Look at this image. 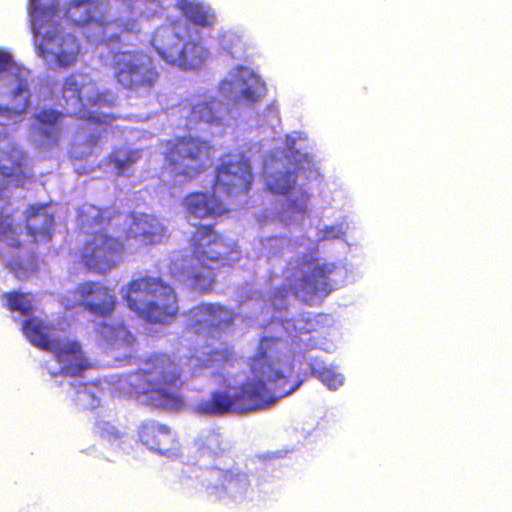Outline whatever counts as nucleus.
Listing matches in <instances>:
<instances>
[{
  "instance_id": "1",
  "label": "nucleus",
  "mask_w": 512,
  "mask_h": 512,
  "mask_svg": "<svg viewBox=\"0 0 512 512\" xmlns=\"http://www.w3.org/2000/svg\"><path fill=\"white\" fill-rule=\"evenodd\" d=\"M284 348L281 337H261L249 362L252 378L244 381L233 395L220 390L211 392L199 402L198 411L209 416L259 411L296 391L302 381L291 382L279 368Z\"/></svg>"
},
{
  "instance_id": "2",
  "label": "nucleus",
  "mask_w": 512,
  "mask_h": 512,
  "mask_svg": "<svg viewBox=\"0 0 512 512\" xmlns=\"http://www.w3.org/2000/svg\"><path fill=\"white\" fill-rule=\"evenodd\" d=\"M114 222L123 225V241L132 251L160 245L167 237L164 224L151 214L131 212L123 216L114 207H97L89 203L78 208L77 223L85 232L103 230Z\"/></svg>"
},
{
  "instance_id": "3",
  "label": "nucleus",
  "mask_w": 512,
  "mask_h": 512,
  "mask_svg": "<svg viewBox=\"0 0 512 512\" xmlns=\"http://www.w3.org/2000/svg\"><path fill=\"white\" fill-rule=\"evenodd\" d=\"M59 12L54 0H29L28 14L37 54L49 66L67 70L81 54L79 40L54 22Z\"/></svg>"
},
{
  "instance_id": "4",
  "label": "nucleus",
  "mask_w": 512,
  "mask_h": 512,
  "mask_svg": "<svg viewBox=\"0 0 512 512\" xmlns=\"http://www.w3.org/2000/svg\"><path fill=\"white\" fill-rule=\"evenodd\" d=\"M188 243L194 263L185 268V277L196 289L208 291L215 280L214 271L237 259V244L220 234L213 224H197Z\"/></svg>"
},
{
  "instance_id": "5",
  "label": "nucleus",
  "mask_w": 512,
  "mask_h": 512,
  "mask_svg": "<svg viewBox=\"0 0 512 512\" xmlns=\"http://www.w3.org/2000/svg\"><path fill=\"white\" fill-rule=\"evenodd\" d=\"M252 178L250 163L243 157L221 160L215 169L213 192L189 193L184 197L183 205L195 218H217L227 214L229 209L216 193L227 198L244 195L251 188Z\"/></svg>"
},
{
  "instance_id": "6",
  "label": "nucleus",
  "mask_w": 512,
  "mask_h": 512,
  "mask_svg": "<svg viewBox=\"0 0 512 512\" xmlns=\"http://www.w3.org/2000/svg\"><path fill=\"white\" fill-rule=\"evenodd\" d=\"M162 173L172 180L190 182L204 174L212 165L215 148L205 138L192 135H175L159 143Z\"/></svg>"
},
{
  "instance_id": "7",
  "label": "nucleus",
  "mask_w": 512,
  "mask_h": 512,
  "mask_svg": "<svg viewBox=\"0 0 512 512\" xmlns=\"http://www.w3.org/2000/svg\"><path fill=\"white\" fill-rule=\"evenodd\" d=\"M127 306L150 324L168 325L178 316V297L174 288L159 277L141 276L127 284Z\"/></svg>"
},
{
  "instance_id": "8",
  "label": "nucleus",
  "mask_w": 512,
  "mask_h": 512,
  "mask_svg": "<svg viewBox=\"0 0 512 512\" xmlns=\"http://www.w3.org/2000/svg\"><path fill=\"white\" fill-rule=\"evenodd\" d=\"M184 384L183 369L174 357L154 354L145 361V367L136 373L131 384L137 394L150 395L164 407L179 408L183 398L179 390Z\"/></svg>"
},
{
  "instance_id": "9",
  "label": "nucleus",
  "mask_w": 512,
  "mask_h": 512,
  "mask_svg": "<svg viewBox=\"0 0 512 512\" xmlns=\"http://www.w3.org/2000/svg\"><path fill=\"white\" fill-rule=\"evenodd\" d=\"M110 69L115 82L133 92H150L160 77L153 58L140 50L114 53Z\"/></svg>"
},
{
  "instance_id": "10",
  "label": "nucleus",
  "mask_w": 512,
  "mask_h": 512,
  "mask_svg": "<svg viewBox=\"0 0 512 512\" xmlns=\"http://www.w3.org/2000/svg\"><path fill=\"white\" fill-rule=\"evenodd\" d=\"M182 31H186V28L174 23L169 28L159 29L151 43L167 63L184 70L200 68L207 59L208 52L200 41L182 43Z\"/></svg>"
},
{
  "instance_id": "11",
  "label": "nucleus",
  "mask_w": 512,
  "mask_h": 512,
  "mask_svg": "<svg viewBox=\"0 0 512 512\" xmlns=\"http://www.w3.org/2000/svg\"><path fill=\"white\" fill-rule=\"evenodd\" d=\"M79 78H84L83 74L71 73L63 80L61 88V98L66 107L78 108L74 112V116L78 119L86 120L97 124H110L116 116L112 113H99L88 111L85 105L90 107H112L114 98L109 91H96L93 95L86 97L84 104L82 98V90L87 86Z\"/></svg>"
},
{
  "instance_id": "12",
  "label": "nucleus",
  "mask_w": 512,
  "mask_h": 512,
  "mask_svg": "<svg viewBox=\"0 0 512 512\" xmlns=\"http://www.w3.org/2000/svg\"><path fill=\"white\" fill-rule=\"evenodd\" d=\"M126 249L123 239L96 231L83 243L79 261L90 272L106 274L121 263Z\"/></svg>"
},
{
  "instance_id": "13",
  "label": "nucleus",
  "mask_w": 512,
  "mask_h": 512,
  "mask_svg": "<svg viewBox=\"0 0 512 512\" xmlns=\"http://www.w3.org/2000/svg\"><path fill=\"white\" fill-rule=\"evenodd\" d=\"M4 74L3 87L7 90V105H0V116L15 117L25 113L30 106L31 91L23 71L11 54L0 51V75Z\"/></svg>"
},
{
  "instance_id": "14",
  "label": "nucleus",
  "mask_w": 512,
  "mask_h": 512,
  "mask_svg": "<svg viewBox=\"0 0 512 512\" xmlns=\"http://www.w3.org/2000/svg\"><path fill=\"white\" fill-rule=\"evenodd\" d=\"M73 295L78 305L93 315L109 317L115 311L117 298L112 288L100 281L86 280L80 282Z\"/></svg>"
},
{
  "instance_id": "15",
  "label": "nucleus",
  "mask_w": 512,
  "mask_h": 512,
  "mask_svg": "<svg viewBox=\"0 0 512 512\" xmlns=\"http://www.w3.org/2000/svg\"><path fill=\"white\" fill-rule=\"evenodd\" d=\"M52 352L55 360L60 364L58 372L51 373L52 376L58 374L67 376H80L90 367L88 360L84 357L81 346L76 341L56 339L46 350Z\"/></svg>"
},
{
  "instance_id": "16",
  "label": "nucleus",
  "mask_w": 512,
  "mask_h": 512,
  "mask_svg": "<svg viewBox=\"0 0 512 512\" xmlns=\"http://www.w3.org/2000/svg\"><path fill=\"white\" fill-rule=\"evenodd\" d=\"M137 434L141 444L155 453L168 455L178 449L176 434L168 426L157 421L142 422Z\"/></svg>"
},
{
  "instance_id": "17",
  "label": "nucleus",
  "mask_w": 512,
  "mask_h": 512,
  "mask_svg": "<svg viewBox=\"0 0 512 512\" xmlns=\"http://www.w3.org/2000/svg\"><path fill=\"white\" fill-rule=\"evenodd\" d=\"M189 313L194 320L193 326L204 327L208 332L224 330L234 320L233 313L219 304L202 303L191 308Z\"/></svg>"
},
{
  "instance_id": "18",
  "label": "nucleus",
  "mask_w": 512,
  "mask_h": 512,
  "mask_svg": "<svg viewBox=\"0 0 512 512\" xmlns=\"http://www.w3.org/2000/svg\"><path fill=\"white\" fill-rule=\"evenodd\" d=\"M64 117L63 112L52 108H43L33 115L35 130L43 145L48 148L58 145Z\"/></svg>"
},
{
  "instance_id": "19",
  "label": "nucleus",
  "mask_w": 512,
  "mask_h": 512,
  "mask_svg": "<svg viewBox=\"0 0 512 512\" xmlns=\"http://www.w3.org/2000/svg\"><path fill=\"white\" fill-rule=\"evenodd\" d=\"M221 106V102L213 98L191 104L186 115V127L191 130L202 124L219 125Z\"/></svg>"
},
{
  "instance_id": "20",
  "label": "nucleus",
  "mask_w": 512,
  "mask_h": 512,
  "mask_svg": "<svg viewBox=\"0 0 512 512\" xmlns=\"http://www.w3.org/2000/svg\"><path fill=\"white\" fill-rule=\"evenodd\" d=\"M336 265L332 263H324L316 265L310 274L304 275L300 280L301 289L315 296L322 294L328 295L332 291L330 284V275L335 271Z\"/></svg>"
},
{
  "instance_id": "21",
  "label": "nucleus",
  "mask_w": 512,
  "mask_h": 512,
  "mask_svg": "<svg viewBox=\"0 0 512 512\" xmlns=\"http://www.w3.org/2000/svg\"><path fill=\"white\" fill-rule=\"evenodd\" d=\"M54 219L44 206L30 207L26 227L34 242H49L52 238Z\"/></svg>"
},
{
  "instance_id": "22",
  "label": "nucleus",
  "mask_w": 512,
  "mask_h": 512,
  "mask_svg": "<svg viewBox=\"0 0 512 512\" xmlns=\"http://www.w3.org/2000/svg\"><path fill=\"white\" fill-rule=\"evenodd\" d=\"M52 326L38 317H30L23 321L22 332L29 342L46 351L56 338L51 337Z\"/></svg>"
},
{
  "instance_id": "23",
  "label": "nucleus",
  "mask_w": 512,
  "mask_h": 512,
  "mask_svg": "<svg viewBox=\"0 0 512 512\" xmlns=\"http://www.w3.org/2000/svg\"><path fill=\"white\" fill-rule=\"evenodd\" d=\"M97 0H71L65 8V17L75 25H85L95 18Z\"/></svg>"
},
{
  "instance_id": "24",
  "label": "nucleus",
  "mask_w": 512,
  "mask_h": 512,
  "mask_svg": "<svg viewBox=\"0 0 512 512\" xmlns=\"http://www.w3.org/2000/svg\"><path fill=\"white\" fill-rule=\"evenodd\" d=\"M141 152L138 149H132L126 146L114 148L107 157V163L112 165L117 175H123L139 159Z\"/></svg>"
},
{
  "instance_id": "25",
  "label": "nucleus",
  "mask_w": 512,
  "mask_h": 512,
  "mask_svg": "<svg viewBox=\"0 0 512 512\" xmlns=\"http://www.w3.org/2000/svg\"><path fill=\"white\" fill-rule=\"evenodd\" d=\"M99 334L104 340L113 345L129 346L135 342L134 336L122 323L116 325L104 323L99 327Z\"/></svg>"
},
{
  "instance_id": "26",
  "label": "nucleus",
  "mask_w": 512,
  "mask_h": 512,
  "mask_svg": "<svg viewBox=\"0 0 512 512\" xmlns=\"http://www.w3.org/2000/svg\"><path fill=\"white\" fill-rule=\"evenodd\" d=\"M297 173L295 170L278 171L267 181L268 189L275 194L287 195L296 185Z\"/></svg>"
},
{
  "instance_id": "27",
  "label": "nucleus",
  "mask_w": 512,
  "mask_h": 512,
  "mask_svg": "<svg viewBox=\"0 0 512 512\" xmlns=\"http://www.w3.org/2000/svg\"><path fill=\"white\" fill-rule=\"evenodd\" d=\"M188 21L201 27H211L215 22V15L197 3H185L182 8Z\"/></svg>"
},
{
  "instance_id": "28",
  "label": "nucleus",
  "mask_w": 512,
  "mask_h": 512,
  "mask_svg": "<svg viewBox=\"0 0 512 512\" xmlns=\"http://www.w3.org/2000/svg\"><path fill=\"white\" fill-rule=\"evenodd\" d=\"M6 300V308L11 312H20L22 315L29 316L33 312L31 301L25 293L19 291H10L3 294Z\"/></svg>"
},
{
  "instance_id": "29",
  "label": "nucleus",
  "mask_w": 512,
  "mask_h": 512,
  "mask_svg": "<svg viewBox=\"0 0 512 512\" xmlns=\"http://www.w3.org/2000/svg\"><path fill=\"white\" fill-rule=\"evenodd\" d=\"M21 161L14 152L3 153L0 155V174L4 178L18 177L22 173Z\"/></svg>"
},
{
  "instance_id": "30",
  "label": "nucleus",
  "mask_w": 512,
  "mask_h": 512,
  "mask_svg": "<svg viewBox=\"0 0 512 512\" xmlns=\"http://www.w3.org/2000/svg\"><path fill=\"white\" fill-rule=\"evenodd\" d=\"M312 373L330 389H336L343 384L342 376L340 374L335 373L330 368H313Z\"/></svg>"
},
{
  "instance_id": "31",
  "label": "nucleus",
  "mask_w": 512,
  "mask_h": 512,
  "mask_svg": "<svg viewBox=\"0 0 512 512\" xmlns=\"http://www.w3.org/2000/svg\"><path fill=\"white\" fill-rule=\"evenodd\" d=\"M264 86L257 84L256 86H246L241 91V97L247 104L257 103L264 94Z\"/></svg>"
},
{
  "instance_id": "32",
  "label": "nucleus",
  "mask_w": 512,
  "mask_h": 512,
  "mask_svg": "<svg viewBox=\"0 0 512 512\" xmlns=\"http://www.w3.org/2000/svg\"><path fill=\"white\" fill-rule=\"evenodd\" d=\"M308 201L309 195L307 192L303 191L299 198L290 201L288 208L292 214H305L307 212Z\"/></svg>"
},
{
  "instance_id": "33",
  "label": "nucleus",
  "mask_w": 512,
  "mask_h": 512,
  "mask_svg": "<svg viewBox=\"0 0 512 512\" xmlns=\"http://www.w3.org/2000/svg\"><path fill=\"white\" fill-rule=\"evenodd\" d=\"M9 267H10L11 271L14 272L15 276L19 279H24L28 275L27 270L21 271L22 268L18 261L11 260L9 262Z\"/></svg>"
},
{
  "instance_id": "34",
  "label": "nucleus",
  "mask_w": 512,
  "mask_h": 512,
  "mask_svg": "<svg viewBox=\"0 0 512 512\" xmlns=\"http://www.w3.org/2000/svg\"><path fill=\"white\" fill-rule=\"evenodd\" d=\"M99 141H100L99 134H91L85 139L84 145L86 146V148L89 151H91L94 147H96L98 145Z\"/></svg>"
},
{
  "instance_id": "35",
  "label": "nucleus",
  "mask_w": 512,
  "mask_h": 512,
  "mask_svg": "<svg viewBox=\"0 0 512 512\" xmlns=\"http://www.w3.org/2000/svg\"><path fill=\"white\" fill-rule=\"evenodd\" d=\"M240 476H242L240 473L234 474L231 471H225L222 474V484H232L235 481H238Z\"/></svg>"
}]
</instances>
